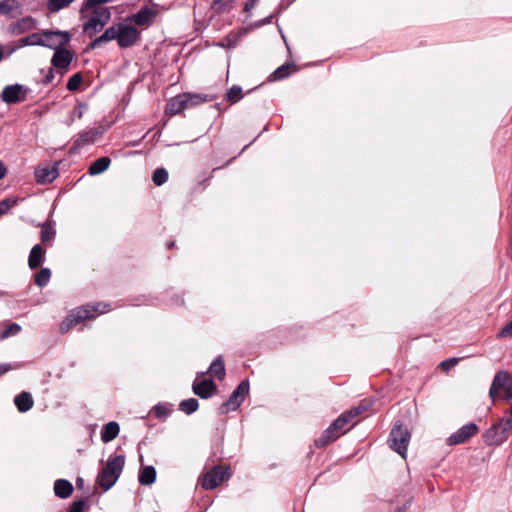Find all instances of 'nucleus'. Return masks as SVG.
Returning <instances> with one entry per match:
<instances>
[{
  "instance_id": "nucleus-1",
  "label": "nucleus",
  "mask_w": 512,
  "mask_h": 512,
  "mask_svg": "<svg viewBox=\"0 0 512 512\" xmlns=\"http://www.w3.org/2000/svg\"><path fill=\"white\" fill-rule=\"evenodd\" d=\"M109 310L110 305L102 302L86 304L77 307L71 310L67 317L61 322L60 332L64 334L84 320L93 319L97 315L105 313Z\"/></svg>"
},
{
  "instance_id": "nucleus-2",
  "label": "nucleus",
  "mask_w": 512,
  "mask_h": 512,
  "mask_svg": "<svg viewBox=\"0 0 512 512\" xmlns=\"http://www.w3.org/2000/svg\"><path fill=\"white\" fill-rule=\"evenodd\" d=\"M125 465V456L117 455L107 460L105 467L101 469L97 476L99 486L107 491L117 482Z\"/></svg>"
},
{
  "instance_id": "nucleus-3",
  "label": "nucleus",
  "mask_w": 512,
  "mask_h": 512,
  "mask_svg": "<svg viewBox=\"0 0 512 512\" xmlns=\"http://www.w3.org/2000/svg\"><path fill=\"white\" fill-rule=\"evenodd\" d=\"M507 416L498 423L493 424L483 434L484 442L489 445H500L508 438V433L512 430V406L507 411Z\"/></svg>"
},
{
  "instance_id": "nucleus-4",
  "label": "nucleus",
  "mask_w": 512,
  "mask_h": 512,
  "mask_svg": "<svg viewBox=\"0 0 512 512\" xmlns=\"http://www.w3.org/2000/svg\"><path fill=\"white\" fill-rule=\"evenodd\" d=\"M410 437L409 431L400 422H397L388 438L389 447L401 457L406 458Z\"/></svg>"
},
{
  "instance_id": "nucleus-5",
  "label": "nucleus",
  "mask_w": 512,
  "mask_h": 512,
  "mask_svg": "<svg viewBox=\"0 0 512 512\" xmlns=\"http://www.w3.org/2000/svg\"><path fill=\"white\" fill-rule=\"evenodd\" d=\"M249 393V382L241 381L229 398L219 407L220 414H227L230 411L237 410Z\"/></svg>"
},
{
  "instance_id": "nucleus-6",
  "label": "nucleus",
  "mask_w": 512,
  "mask_h": 512,
  "mask_svg": "<svg viewBox=\"0 0 512 512\" xmlns=\"http://www.w3.org/2000/svg\"><path fill=\"white\" fill-rule=\"evenodd\" d=\"M116 41L120 48L126 49L134 46L140 39V31L134 26L125 23H116Z\"/></svg>"
},
{
  "instance_id": "nucleus-7",
  "label": "nucleus",
  "mask_w": 512,
  "mask_h": 512,
  "mask_svg": "<svg viewBox=\"0 0 512 512\" xmlns=\"http://www.w3.org/2000/svg\"><path fill=\"white\" fill-rule=\"evenodd\" d=\"M230 477L229 469L215 466L203 475L201 486L205 490H213Z\"/></svg>"
},
{
  "instance_id": "nucleus-8",
  "label": "nucleus",
  "mask_w": 512,
  "mask_h": 512,
  "mask_svg": "<svg viewBox=\"0 0 512 512\" xmlns=\"http://www.w3.org/2000/svg\"><path fill=\"white\" fill-rule=\"evenodd\" d=\"M70 41V34L67 31H43V47L53 49L54 51L59 47L66 46Z\"/></svg>"
},
{
  "instance_id": "nucleus-9",
  "label": "nucleus",
  "mask_w": 512,
  "mask_h": 512,
  "mask_svg": "<svg viewBox=\"0 0 512 512\" xmlns=\"http://www.w3.org/2000/svg\"><path fill=\"white\" fill-rule=\"evenodd\" d=\"M28 88L21 84L7 85L1 92V100L6 104H15L26 99Z\"/></svg>"
},
{
  "instance_id": "nucleus-10",
  "label": "nucleus",
  "mask_w": 512,
  "mask_h": 512,
  "mask_svg": "<svg viewBox=\"0 0 512 512\" xmlns=\"http://www.w3.org/2000/svg\"><path fill=\"white\" fill-rule=\"evenodd\" d=\"M478 430V426L475 423H468L459 428L455 433L451 434L447 439V443L449 445L465 443L467 440L477 434Z\"/></svg>"
},
{
  "instance_id": "nucleus-11",
  "label": "nucleus",
  "mask_w": 512,
  "mask_h": 512,
  "mask_svg": "<svg viewBox=\"0 0 512 512\" xmlns=\"http://www.w3.org/2000/svg\"><path fill=\"white\" fill-rule=\"evenodd\" d=\"M512 383V379L510 374L505 371L501 370L498 371L491 383L490 389H489V397L490 399L495 402L498 392L503 390L507 385Z\"/></svg>"
},
{
  "instance_id": "nucleus-12",
  "label": "nucleus",
  "mask_w": 512,
  "mask_h": 512,
  "mask_svg": "<svg viewBox=\"0 0 512 512\" xmlns=\"http://www.w3.org/2000/svg\"><path fill=\"white\" fill-rule=\"evenodd\" d=\"M194 394L202 399L210 398L217 390V386L211 379L195 380L192 385Z\"/></svg>"
},
{
  "instance_id": "nucleus-13",
  "label": "nucleus",
  "mask_w": 512,
  "mask_h": 512,
  "mask_svg": "<svg viewBox=\"0 0 512 512\" xmlns=\"http://www.w3.org/2000/svg\"><path fill=\"white\" fill-rule=\"evenodd\" d=\"M187 97L186 93H182L171 98L165 107L166 115L174 116L189 108Z\"/></svg>"
},
{
  "instance_id": "nucleus-14",
  "label": "nucleus",
  "mask_w": 512,
  "mask_h": 512,
  "mask_svg": "<svg viewBox=\"0 0 512 512\" xmlns=\"http://www.w3.org/2000/svg\"><path fill=\"white\" fill-rule=\"evenodd\" d=\"M36 20L31 16H26L8 26V31L14 36L21 35L36 28Z\"/></svg>"
},
{
  "instance_id": "nucleus-15",
  "label": "nucleus",
  "mask_w": 512,
  "mask_h": 512,
  "mask_svg": "<svg viewBox=\"0 0 512 512\" xmlns=\"http://www.w3.org/2000/svg\"><path fill=\"white\" fill-rule=\"evenodd\" d=\"M72 60V53L67 49L59 47L54 51L53 57L51 59V64L56 69L66 70L70 66Z\"/></svg>"
},
{
  "instance_id": "nucleus-16",
  "label": "nucleus",
  "mask_w": 512,
  "mask_h": 512,
  "mask_svg": "<svg viewBox=\"0 0 512 512\" xmlns=\"http://www.w3.org/2000/svg\"><path fill=\"white\" fill-rule=\"evenodd\" d=\"M357 416H358L357 410H348V411L342 413L337 419H335L330 424V426L335 431V434H339V436H340L348 431V429H345L346 425Z\"/></svg>"
},
{
  "instance_id": "nucleus-17",
  "label": "nucleus",
  "mask_w": 512,
  "mask_h": 512,
  "mask_svg": "<svg viewBox=\"0 0 512 512\" xmlns=\"http://www.w3.org/2000/svg\"><path fill=\"white\" fill-rule=\"evenodd\" d=\"M99 135L100 131L95 128L83 131L79 134L78 138L73 142L71 149L78 150L86 145L93 144Z\"/></svg>"
},
{
  "instance_id": "nucleus-18",
  "label": "nucleus",
  "mask_w": 512,
  "mask_h": 512,
  "mask_svg": "<svg viewBox=\"0 0 512 512\" xmlns=\"http://www.w3.org/2000/svg\"><path fill=\"white\" fill-rule=\"evenodd\" d=\"M155 16L156 12L152 8L143 7L137 13L131 15L129 20L137 26H148L152 23Z\"/></svg>"
},
{
  "instance_id": "nucleus-19",
  "label": "nucleus",
  "mask_w": 512,
  "mask_h": 512,
  "mask_svg": "<svg viewBox=\"0 0 512 512\" xmlns=\"http://www.w3.org/2000/svg\"><path fill=\"white\" fill-rule=\"evenodd\" d=\"M45 253L46 251L41 244H36L32 247L28 257V265L31 270L40 267L45 260Z\"/></svg>"
},
{
  "instance_id": "nucleus-20",
  "label": "nucleus",
  "mask_w": 512,
  "mask_h": 512,
  "mask_svg": "<svg viewBox=\"0 0 512 512\" xmlns=\"http://www.w3.org/2000/svg\"><path fill=\"white\" fill-rule=\"evenodd\" d=\"M58 176V170L54 167L39 168L35 172V178L39 184H47L53 182Z\"/></svg>"
},
{
  "instance_id": "nucleus-21",
  "label": "nucleus",
  "mask_w": 512,
  "mask_h": 512,
  "mask_svg": "<svg viewBox=\"0 0 512 512\" xmlns=\"http://www.w3.org/2000/svg\"><path fill=\"white\" fill-rule=\"evenodd\" d=\"M15 406L21 413L29 411L34 404L32 395L29 392H21L14 398Z\"/></svg>"
},
{
  "instance_id": "nucleus-22",
  "label": "nucleus",
  "mask_w": 512,
  "mask_h": 512,
  "mask_svg": "<svg viewBox=\"0 0 512 512\" xmlns=\"http://www.w3.org/2000/svg\"><path fill=\"white\" fill-rule=\"evenodd\" d=\"M120 432V426L116 421H110L105 424L101 430V440L109 443L114 440Z\"/></svg>"
},
{
  "instance_id": "nucleus-23",
  "label": "nucleus",
  "mask_w": 512,
  "mask_h": 512,
  "mask_svg": "<svg viewBox=\"0 0 512 512\" xmlns=\"http://www.w3.org/2000/svg\"><path fill=\"white\" fill-rule=\"evenodd\" d=\"M54 493L61 499H66L73 493V485L66 479H58L54 482Z\"/></svg>"
},
{
  "instance_id": "nucleus-24",
  "label": "nucleus",
  "mask_w": 512,
  "mask_h": 512,
  "mask_svg": "<svg viewBox=\"0 0 512 512\" xmlns=\"http://www.w3.org/2000/svg\"><path fill=\"white\" fill-rule=\"evenodd\" d=\"M117 27H116V24L112 25L111 27L107 28L104 33L102 35H100L99 37L95 38L91 43H90V48L91 49H95V48H98L100 47L102 44L104 43H107L109 41H112V40H116V37H117Z\"/></svg>"
},
{
  "instance_id": "nucleus-25",
  "label": "nucleus",
  "mask_w": 512,
  "mask_h": 512,
  "mask_svg": "<svg viewBox=\"0 0 512 512\" xmlns=\"http://www.w3.org/2000/svg\"><path fill=\"white\" fill-rule=\"evenodd\" d=\"M40 227H41V233H40L41 242L45 245H50L54 241L55 236H56L54 222L45 221L43 224L40 225Z\"/></svg>"
},
{
  "instance_id": "nucleus-26",
  "label": "nucleus",
  "mask_w": 512,
  "mask_h": 512,
  "mask_svg": "<svg viewBox=\"0 0 512 512\" xmlns=\"http://www.w3.org/2000/svg\"><path fill=\"white\" fill-rule=\"evenodd\" d=\"M339 437V434H335V431L329 426L323 431V433L315 439L314 444L317 448H323L331 442H334Z\"/></svg>"
},
{
  "instance_id": "nucleus-27",
  "label": "nucleus",
  "mask_w": 512,
  "mask_h": 512,
  "mask_svg": "<svg viewBox=\"0 0 512 512\" xmlns=\"http://www.w3.org/2000/svg\"><path fill=\"white\" fill-rule=\"evenodd\" d=\"M111 163V159L107 156L100 157L95 160L88 169L90 175H98L106 171Z\"/></svg>"
},
{
  "instance_id": "nucleus-28",
  "label": "nucleus",
  "mask_w": 512,
  "mask_h": 512,
  "mask_svg": "<svg viewBox=\"0 0 512 512\" xmlns=\"http://www.w3.org/2000/svg\"><path fill=\"white\" fill-rule=\"evenodd\" d=\"M208 372L219 380L225 377V366L222 356H217L210 364Z\"/></svg>"
},
{
  "instance_id": "nucleus-29",
  "label": "nucleus",
  "mask_w": 512,
  "mask_h": 512,
  "mask_svg": "<svg viewBox=\"0 0 512 512\" xmlns=\"http://www.w3.org/2000/svg\"><path fill=\"white\" fill-rule=\"evenodd\" d=\"M186 96H188L187 98H189V99H187L189 108L197 106L202 103H207V102H210V101H213L214 99H216V97L214 95L205 94V93L186 92Z\"/></svg>"
},
{
  "instance_id": "nucleus-30",
  "label": "nucleus",
  "mask_w": 512,
  "mask_h": 512,
  "mask_svg": "<svg viewBox=\"0 0 512 512\" xmlns=\"http://www.w3.org/2000/svg\"><path fill=\"white\" fill-rule=\"evenodd\" d=\"M138 480L142 485H151L156 480V470L153 466H145L140 470Z\"/></svg>"
},
{
  "instance_id": "nucleus-31",
  "label": "nucleus",
  "mask_w": 512,
  "mask_h": 512,
  "mask_svg": "<svg viewBox=\"0 0 512 512\" xmlns=\"http://www.w3.org/2000/svg\"><path fill=\"white\" fill-rule=\"evenodd\" d=\"M104 27V23L92 15L90 19L84 24L83 30L90 37H92L94 34L100 32Z\"/></svg>"
},
{
  "instance_id": "nucleus-32",
  "label": "nucleus",
  "mask_w": 512,
  "mask_h": 512,
  "mask_svg": "<svg viewBox=\"0 0 512 512\" xmlns=\"http://www.w3.org/2000/svg\"><path fill=\"white\" fill-rule=\"evenodd\" d=\"M19 7L20 5L16 0H2L0 1V15L14 17L11 13L18 10Z\"/></svg>"
},
{
  "instance_id": "nucleus-33",
  "label": "nucleus",
  "mask_w": 512,
  "mask_h": 512,
  "mask_svg": "<svg viewBox=\"0 0 512 512\" xmlns=\"http://www.w3.org/2000/svg\"><path fill=\"white\" fill-rule=\"evenodd\" d=\"M199 408V402L196 398L182 400L179 404V410L187 415H191Z\"/></svg>"
},
{
  "instance_id": "nucleus-34",
  "label": "nucleus",
  "mask_w": 512,
  "mask_h": 512,
  "mask_svg": "<svg viewBox=\"0 0 512 512\" xmlns=\"http://www.w3.org/2000/svg\"><path fill=\"white\" fill-rule=\"evenodd\" d=\"M153 414L158 419L167 418L173 411L172 405L169 403H159L153 407Z\"/></svg>"
},
{
  "instance_id": "nucleus-35",
  "label": "nucleus",
  "mask_w": 512,
  "mask_h": 512,
  "mask_svg": "<svg viewBox=\"0 0 512 512\" xmlns=\"http://www.w3.org/2000/svg\"><path fill=\"white\" fill-rule=\"evenodd\" d=\"M293 64L285 63L279 66L270 76L269 79L272 81L282 80L289 76L290 69L293 67Z\"/></svg>"
},
{
  "instance_id": "nucleus-36",
  "label": "nucleus",
  "mask_w": 512,
  "mask_h": 512,
  "mask_svg": "<svg viewBox=\"0 0 512 512\" xmlns=\"http://www.w3.org/2000/svg\"><path fill=\"white\" fill-rule=\"evenodd\" d=\"M23 46H42L43 42V31L32 33L21 39Z\"/></svg>"
},
{
  "instance_id": "nucleus-37",
  "label": "nucleus",
  "mask_w": 512,
  "mask_h": 512,
  "mask_svg": "<svg viewBox=\"0 0 512 512\" xmlns=\"http://www.w3.org/2000/svg\"><path fill=\"white\" fill-rule=\"evenodd\" d=\"M75 0H48L47 9L50 13H56L70 6Z\"/></svg>"
},
{
  "instance_id": "nucleus-38",
  "label": "nucleus",
  "mask_w": 512,
  "mask_h": 512,
  "mask_svg": "<svg viewBox=\"0 0 512 512\" xmlns=\"http://www.w3.org/2000/svg\"><path fill=\"white\" fill-rule=\"evenodd\" d=\"M51 278V271L49 268H42L34 278L35 284L39 287H44L48 284Z\"/></svg>"
},
{
  "instance_id": "nucleus-39",
  "label": "nucleus",
  "mask_w": 512,
  "mask_h": 512,
  "mask_svg": "<svg viewBox=\"0 0 512 512\" xmlns=\"http://www.w3.org/2000/svg\"><path fill=\"white\" fill-rule=\"evenodd\" d=\"M92 15L99 19V21L103 22L106 25L111 19V10L107 7H97L92 9Z\"/></svg>"
},
{
  "instance_id": "nucleus-40",
  "label": "nucleus",
  "mask_w": 512,
  "mask_h": 512,
  "mask_svg": "<svg viewBox=\"0 0 512 512\" xmlns=\"http://www.w3.org/2000/svg\"><path fill=\"white\" fill-rule=\"evenodd\" d=\"M168 180V172L165 168H157L152 175V181L156 186H161Z\"/></svg>"
},
{
  "instance_id": "nucleus-41",
  "label": "nucleus",
  "mask_w": 512,
  "mask_h": 512,
  "mask_svg": "<svg viewBox=\"0 0 512 512\" xmlns=\"http://www.w3.org/2000/svg\"><path fill=\"white\" fill-rule=\"evenodd\" d=\"M234 0H213L212 8L217 13L228 11L233 4Z\"/></svg>"
},
{
  "instance_id": "nucleus-42",
  "label": "nucleus",
  "mask_w": 512,
  "mask_h": 512,
  "mask_svg": "<svg viewBox=\"0 0 512 512\" xmlns=\"http://www.w3.org/2000/svg\"><path fill=\"white\" fill-rule=\"evenodd\" d=\"M81 83H82V75H81V73H76L69 78L66 87L69 91H72V92L77 91L79 89Z\"/></svg>"
},
{
  "instance_id": "nucleus-43",
  "label": "nucleus",
  "mask_w": 512,
  "mask_h": 512,
  "mask_svg": "<svg viewBox=\"0 0 512 512\" xmlns=\"http://www.w3.org/2000/svg\"><path fill=\"white\" fill-rule=\"evenodd\" d=\"M242 89L240 86L233 85L227 91L226 98L228 101L237 102L241 98Z\"/></svg>"
},
{
  "instance_id": "nucleus-44",
  "label": "nucleus",
  "mask_w": 512,
  "mask_h": 512,
  "mask_svg": "<svg viewBox=\"0 0 512 512\" xmlns=\"http://www.w3.org/2000/svg\"><path fill=\"white\" fill-rule=\"evenodd\" d=\"M21 331V326L17 323H10L3 330L1 337L8 338L10 336L17 335Z\"/></svg>"
},
{
  "instance_id": "nucleus-45",
  "label": "nucleus",
  "mask_w": 512,
  "mask_h": 512,
  "mask_svg": "<svg viewBox=\"0 0 512 512\" xmlns=\"http://www.w3.org/2000/svg\"><path fill=\"white\" fill-rule=\"evenodd\" d=\"M16 199L5 198L0 202V216L6 214L12 207L16 205Z\"/></svg>"
},
{
  "instance_id": "nucleus-46",
  "label": "nucleus",
  "mask_w": 512,
  "mask_h": 512,
  "mask_svg": "<svg viewBox=\"0 0 512 512\" xmlns=\"http://www.w3.org/2000/svg\"><path fill=\"white\" fill-rule=\"evenodd\" d=\"M459 362V358H449L440 363V367L443 371L448 372Z\"/></svg>"
},
{
  "instance_id": "nucleus-47",
  "label": "nucleus",
  "mask_w": 512,
  "mask_h": 512,
  "mask_svg": "<svg viewBox=\"0 0 512 512\" xmlns=\"http://www.w3.org/2000/svg\"><path fill=\"white\" fill-rule=\"evenodd\" d=\"M86 507V500L85 499H79L70 506L68 512H83L84 508Z\"/></svg>"
},
{
  "instance_id": "nucleus-48",
  "label": "nucleus",
  "mask_w": 512,
  "mask_h": 512,
  "mask_svg": "<svg viewBox=\"0 0 512 512\" xmlns=\"http://www.w3.org/2000/svg\"><path fill=\"white\" fill-rule=\"evenodd\" d=\"M370 406H371V403L368 400L364 399L359 403V405L357 407H354L351 410H357L358 416H359L364 411H367Z\"/></svg>"
},
{
  "instance_id": "nucleus-49",
  "label": "nucleus",
  "mask_w": 512,
  "mask_h": 512,
  "mask_svg": "<svg viewBox=\"0 0 512 512\" xmlns=\"http://www.w3.org/2000/svg\"><path fill=\"white\" fill-rule=\"evenodd\" d=\"M502 399L506 401L512 400V383L507 385L503 390Z\"/></svg>"
},
{
  "instance_id": "nucleus-50",
  "label": "nucleus",
  "mask_w": 512,
  "mask_h": 512,
  "mask_svg": "<svg viewBox=\"0 0 512 512\" xmlns=\"http://www.w3.org/2000/svg\"><path fill=\"white\" fill-rule=\"evenodd\" d=\"M259 0H247L245 5H244V11L245 12H250L254 7L255 5L258 3Z\"/></svg>"
},
{
  "instance_id": "nucleus-51",
  "label": "nucleus",
  "mask_w": 512,
  "mask_h": 512,
  "mask_svg": "<svg viewBox=\"0 0 512 512\" xmlns=\"http://www.w3.org/2000/svg\"><path fill=\"white\" fill-rule=\"evenodd\" d=\"M11 369L10 364H0V376L4 375Z\"/></svg>"
},
{
  "instance_id": "nucleus-52",
  "label": "nucleus",
  "mask_w": 512,
  "mask_h": 512,
  "mask_svg": "<svg viewBox=\"0 0 512 512\" xmlns=\"http://www.w3.org/2000/svg\"><path fill=\"white\" fill-rule=\"evenodd\" d=\"M53 78H54V74H53L52 69H50V70H49V72H48V74L45 76V78H44L43 82H44L45 84H48V83H50V82L53 80Z\"/></svg>"
},
{
  "instance_id": "nucleus-53",
  "label": "nucleus",
  "mask_w": 512,
  "mask_h": 512,
  "mask_svg": "<svg viewBox=\"0 0 512 512\" xmlns=\"http://www.w3.org/2000/svg\"><path fill=\"white\" fill-rule=\"evenodd\" d=\"M6 174V168L4 164L0 161V179L4 178Z\"/></svg>"
},
{
  "instance_id": "nucleus-54",
  "label": "nucleus",
  "mask_w": 512,
  "mask_h": 512,
  "mask_svg": "<svg viewBox=\"0 0 512 512\" xmlns=\"http://www.w3.org/2000/svg\"><path fill=\"white\" fill-rule=\"evenodd\" d=\"M174 246H175V242H174V241H170V242H168V243H167V248H168V249H171V248H173Z\"/></svg>"
},
{
  "instance_id": "nucleus-55",
  "label": "nucleus",
  "mask_w": 512,
  "mask_h": 512,
  "mask_svg": "<svg viewBox=\"0 0 512 512\" xmlns=\"http://www.w3.org/2000/svg\"><path fill=\"white\" fill-rule=\"evenodd\" d=\"M270 22H271V17H267V18H265L264 20H262V23H263V24H268V23H270Z\"/></svg>"
},
{
  "instance_id": "nucleus-56",
  "label": "nucleus",
  "mask_w": 512,
  "mask_h": 512,
  "mask_svg": "<svg viewBox=\"0 0 512 512\" xmlns=\"http://www.w3.org/2000/svg\"><path fill=\"white\" fill-rule=\"evenodd\" d=\"M396 512H406V507L402 506V507L398 508Z\"/></svg>"
}]
</instances>
